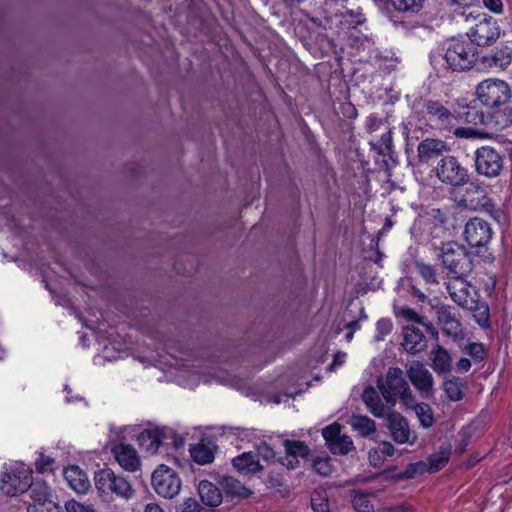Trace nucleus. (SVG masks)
Listing matches in <instances>:
<instances>
[{
  "instance_id": "obj_42",
  "label": "nucleus",
  "mask_w": 512,
  "mask_h": 512,
  "mask_svg": "<svg viewBox=\"0 0 512 512\" xmlns=\"http://www.w3.org/2000/svg\"><path fill=\"white\" fill-rule=\"evenodd\" d=\"M314 471L322 476H327L332 472V465L329 458H316L313 462Z\"/></svg>"
},
{
  "instance_id": "obj_45",
  "label": "nucleus",
  "mask_w": 512,
  "mask_h": 512,
  "mask_svg": "<svg viewBox=\"0 0 512 512\" xmlns=\"http://www.w3.org/2000/svg\"><path fill=\"white\" fill-rule=\"evenodd\" d=\"M427 464L420 461L416 463L409 464L404 471V475L407 478H414L419 474H422L426 469Z\"/></svg>"
},
{
  "instance_id": "obj_40",
  "label": "nucleus",
  "mask_w": 512,
  "mask_h": 512,
  "mask_svg": "<svg viewBox=\"0 0 512 512\" xmlns=\"http://www.w3.org/2000/svg\"><path fill=\"white\" fill-rule=\"evenodd\" d=\"M314 512H329V503L325 492L315 491L311 497Z\"/></svg>"
},
{
  "instance_id": "obj_31",
  "label": "nucleus",
  "mask_w": 512,
  "mask_h": 512,
  "mask_svg": "<svg viewBox=\"0 0 512 512\" xmlns=\"http://www.w3.org/2000/svg\"><path fill=\"white\" fill-rule=\"evenodd\" d=\"M348 423L354 431L363 437L370 435L376 430L375 422L367 416L353 415Z\"/></svg>"
},
{
  "instance_id": "obj_14",
  "label": "nucleus",
  "mask_w": 512,
  "mask_h": 512,
  "mask_svg": "<svg viewBox=\"0 0 512 512\" xmlns=\"http://www.w3.org/2000/svg\"><path fill=\"white\" fill-rule=\"evenodd\" d=\"M407 375L423 397L427 398L433 394V376L422 363L412 362L407 369Z\"/></svg>"
},
{
  "instance_id": "obj_47",
  "label": "nucleus",
  "mask_w": 512,
  "mask_h": 512,
  "mask_svg": "<svg viewBox=\"0 0 512 512\" xmlns=\"http://www.w3.org/2000/svg\"><path fill=\"white\" fill-rule=\"evenodd\" d=\"M377 329V340H382L392 330V323L389 319H380L376 324Z\"/></svg>"
},
{
  "instance_id": "obj_46",
  "label": "nucleus",
  "mask_w": 512,
  "mask_h": 512,
  "mask_svg": "<svg viewBox=\"0 0 512 512\" xmlns=\"http://www.w3.org/2000/svg\"><path fill=\"white\" fill-rule=\"evenodd\" d=\"M53 463V458L46 456L44 454H40L39 458L35 462L36 470L40 473L50 471L52 470Z\"/></svg>"
},
{
  "instance_id": "obj_48",
  "label": "nucleus",
  "mask_w": 512,
  "mask_h": 512,
  "mask_svg": "<svg viewBox=\"0 0 512 512\" xmlns=\"http://www.w3.org/2000/svg\"><path fill=\"white\" fill-rule=\"evenodd\" d=\"M199 503L193 498H187L176 507V512H199Z\"/></svg>"
},
{
  "instance_id": "obj_63",
  "label": "nucleus",
  "mask_w": 512,
  "mask_h": 512,
  "mask_svg": "<svg viewBox=\"0 0 512 512\" xmlns=\"http://www.w3.org/2000/svg\"><path fill=\"white\" fill-rule=\"evenodd\" d=\"M347 327H349L351 329V331H354L355 329L358 328V323L357 322H350L349 324H347Z\"/></svg>"
},
{
  "instance_id": "obj_43",
  "label": "nucleus",
  "mask_w": 512,
  "mask_h": 512,
  "mask_svg": "<svg viewBox=\"0 0 512 512\" xmlns=\"http://www.w3.org/2000/svg\"><path fill=\"white\" fill-rule=\"evenodd\" d=\"M475 361H482L485 358V349L481 343H470L463 348Z\"/></svg>"
},
{
  "instance_id": "obj_21",
  "label": "nucleus",
  "mask_w": 512,
  "mask_h": 512,
  "mask_svg": "<svg viewBox=\"0 0 512 512\" xmlns=\"http://www.w3.org/2000/svg\"><path fill=\"white\" fill-rule=\"evenodd\" d=\"M63 475L70 488L77 493H85L90 488V481L86 472L78 466L67 467Z\"/></svg>"
},
{
  "instance_id": "obj_61",
  "label": "nucleus",
  "mask_w": 512,
  "mask_h": 512,
  "mask_svg": "<svg viewBox=\"0 0 512 512\" xmlns=\"http://www.w3.org/2000/svg\"><path fill=\"white\" fill-rule=\"evenodd\" d=\"M64 390L67 393V395H66V402L70 403V402H74L76 400H82V398L79 397V396H76L74 399L69 397V394H70L71 390L67 386H65Z\"/></svg>"
},
{
  "instance_id": "obj_20",
  "label": "nucleus",
  "mask_w": 512,
  "mask_h": 512,
  "mask_svg": "<svg viewBox=\"0 0 512 512\" xmlns=\"http://www.w3.org/2000/svg\"><path fill=\"white\" fill-rule=\"evenodd\" d=\"M402 345L407 352L415 354L426 348V339L420 329L414 326H405Z\"/></svg>"
},
{
  "instance_id": "obj_10",
  "label": "nucleus",
  "mask_w": 512,
  "mask_h": 512,
  "mask_svg": "<svg viewBox=\"0 0 512 512\" xmlns=\"http://www.w3.org/2000/svg\"><path fill=\"white\" fill-rule=\"evenodd\" d=\"M423 107L429 121L434 122L440 128L454 125L460 117L455 106L449 102L443 104L439 101H427Z\"/></svg>"
},
{
  "instance_id": "obj_12",
  "label": "nucleus",
  "mask_w": 512,
  "mask_h": 512,
  "mask_svg": "<svg viewBox=\"0 0 512 512\" xmlns=\"http://www.w3.org/2000/svg\"><path fill=\"white\" fill-rule=\"evenodd\" d=\"M442 264L451 273L462 275L468 269V259L462 247L454 244H446L441 253Z\"/></svg>"
},
{
  "instance_id": "obj_51",
  "label": "nucleus",
  "mask_w": 512,
  "mask_h": 512,
  "mask_svg": "<svg viewBox=\"0 0 512 512\" xmlns=\"http://www.w3.org/2000/svg\"><path fill=\"white\" fill-rule=\"evenodd\" d=\"M484 6L495 14H501L503 12L502 0H482Z\"/></svg>"
},
{
  "instance_id": "obj_8",
  "label": "nucleus",
  "mask_w": 512,
  "mask_h": 512,
  "mask_svg": "<svg viewBox=\"0 0 512 512\" xmlns=\"http://www.w3.org/2000/svg\"><path fill=\"white\" fill-rule=\"evenodd\" d=\"M467 35L478 46L489 45L498 39L500 28L495 19L482 14L475 18V24L469 28Z\"/></svg>"
},
{
  "instance_id": "obj_23",
  "label": "nucleus",
  "mask_w": 512,
  "mask_h": 512,
  "mask_svg": "<svg viewBox=\"0 0 512 512\" xmlns=\"http://www.w3.org/2000/svg\"><path fill=\"white\" fill-rule=\"evenodd\" d=\"M234 468L241 474H253L262 469L259 458L252 452H244L233 458Z\"/></svg>"
},
{
  "instance_id": "obj_52",
  "label": "nucleus",
  "mask_w": 512,
  "mask_h": 512,
  "mask_svg": "<svg viewBox=\"0 0 512 512\" xmlns=\"http://www.w3.org/2000/svg\"><path fill=\"white\" fill-rule=\"evenodd\" d=\"M257 451L258 452L256 456H261L266 461H270L275 457V452L273 451V449L266 444L258 446Z\"/></svg>"
},
{
  "instance_id": "obj_38",
  "label": "nucleus",
  "mask_w": 512,
  "mask_h": 512,
  "mask_svg": "<svg viewBox=\"0 0 512 512\" xmlns=\"http://www.w3.org/2000/svg\"><path fill=\"white\" fill-rule=\"evenodd\" d=\"M285 451L287 453L292 454L297 459L305 458L309 454L308 446L301 441H290L286 440L284 442Z\"/></svg>"
},
{
  "instance_id": "obj_32",
  "label": "nucleus",
  "mask_w": 512,
  "mask_h": 512,
  "mask_svg": "<svg viewBox=\"0 0 512 512\" xmlns=\"http://www.w3.org/2000/svg\"><path fill=\"white\" fill-rule=\"evenodd\" d=\"M489 64L492 67L505 69L512 62V49L508 46L495 50L489 57Z\"/></svg>"
},
{
  "instance_id": "obj_60",
  "label": "nucleus",
  "mask_w": 512,
  "mask_h": 512,
  "mask_svg": "<svg viewBox=\"0 0 512 512\" xmlns=\"http://www.w3.org/2000/svg\"><path fill=\"white\" fill-rule=\"evenodd\" d=\"M452 2L456 3V4H459L461 6H466V7H469V6H472L474 5V3L477 1V0H451Z\"/></svg>"
},
{
  "instance_id": "obj_58",
  "label": "nucleus",
  "mask_w": 512,
  "mask_h": 512,
  "mask_svg": "<svg viewBox=\"0 0 512 512\" xmlns=\"http://www.w3.org/2000/svg\"><path fill=\"white\" fill-rule=\"evenodd\" d=\"M408 510H410L409 505H407V504H399V505H396L394 507H391L389 512H406Z\"/></svg>"
},
{
  "instance_id": "obj_41",
  "label": "nucleus",
  "mask_w": 512,
  "mask_h": 512,
  "mask_svg": "<svg viewBox=\"0 0 512 512\" xmlns=\"http://www.w3.org/2000/svg\"><path fill=\"white\" fill-rule=\"evenodd\" d=\"M399 316L405 318L408 321L419 323L425 326L427 329L431 328V324L425 322V318L420 316L416 311L410 307H402L397 313Z\"/></svg>"
},
{
  "instance_id": "obj_16",
  "label": "nucleus",
  "mask_w": 512,
  "mask_h": 512,
  "mask_svg": "<svg viewBox=\"0 0 512 512\" xmlns=\"http://www.w3.org/2000/svg\"><path fill=\"white\" fill-rule=\"evenodd\" d=\"M446 288L455 303L463 308H472L474 300L470 294V285L464 278L460 275L451 278Z\"/></svg>"
},
{
  "instance_id": "obj_50",
  "label": "nucleus",
  "mask_w": 512,
  "mask_h": 512,
  "mask_svg": "<svg viewBox=\"0 0 512 512\" xmlns=\"http://www.w3.org/2000/svg\"><path fill=\"white\" fill-rule=\"evenodd\" d=\"M343 17L345 22L351 26H357L364 22L363 15L359 11L348 10Z\"/></svg>"
},
{
  "instance_id": "obj_64",
  "label": "nucleus",
  "mask_w": 512,
  "mask_h": 512,
  "mask_svg": "<svg viewBox=\"0 0 512 512\" xmlns=\"http://www.w3.org/2000/svg\"><path fill=\"white\" fill-rule=\"evenodd\" d=\"M368 121H369V123H370V124H369V129H371V130H372V129H374L375 123H372V122H374V121H375V118H373V117H369V118H368Z\"/></svg>"
},
{
  "instance_id": "obj_27",
  "label": "nucleus",
  "mask_w": 512,
  "mask_h": 512,
  "mask_svg": "<svg viewBox=\"0 0 512 512\" xmlns=\"http://www.w3.org/2000/svg\"><path fill=\"white\" fill-rule=\"evenodd\" d=\"M192 459L200 464H209L214 460V448L207 443H197L190 448Z\"/></svg>"
},
{
  "instance_id": "obj_54",
  "label": "nucleus",
  "mask_w": 512,
  "mask_h": 512,
  "mask_svg": "<svg viewBox=\"0 0 512 512\" xmlns=\"http://www.w3.org/2000/svg\"><path fill=\"white\" fill-rule=\"evenodd\" d=\"M347 354L344 352H338L334 355L333 362L329 365L328 369L330 371L335 370L337 367L342 366L346 361Z\"/></svg>"
},
{
  "instance_id": "obj_13",
  "label": "nucleus",
  "mask_w": 512,
  "mask_h": 512,
  "mask_svg": "<svg viewBox=\"0 0 512 512\" xmlns=\"http://www.w3.org/2000/svg\"><path fill=\"white\" fill-rule=\"evenodd\" d=\"M388 429L392 439L398 444L413 445L417 434L409 427L408 421L399 413H388Z\"/></svg>"
},
{
  "instance_id": "obj_37",
  "label": "nucleus",
  "mask_w": 512,
  "mask_h": 512,
  "mask_svg": "<svg viewBox=\"0 0 512 512\" xmlns=\"http://www.w3.org/2000/svg\"><path fill=\"white\" fill-rule=\"evenodd\" d=\"M415 267L418 274L423 278L426 284H438L436 270L432 265L426 264L422 261H416Z\"/></svg>"
},
{
  "instance_id": "obj_49",
  "label": "nucleus",
  "mask_w": 512,
  "mask_h": 512,
  "mask_svg": "<svg viewBox=\"0 0 512 512\" xmlns=\"http://www.w3.org/2000/svg\"><path fill=\"white\" fill-rule=\"evenodd\" d=\"M27 512H63L61 507L56 502H48V505L38 507L37 505H29Z\"/></svg>"
},
{
  "instance_id": "obj_11",
  "label": "nucleus",
  "mask_w": 512,
  "mask_h": 512,
  "mask_svg": "<svg viewBox=\"0 0 512 512\" xmlns=\"http://www.w3.org/2000/svg\"><path fill=\"white\" fill-rule=\"evenodd\" d=\"M464 238L471 247H483L490 242L492 229L487 221L475 217L466 223Z\"/></svg>"
},
{
  "instance_id": "obj_57",
  "label": "nucleus",
  "mask_w": 512,
  "mask_h": 512,
  "mask_svg": "<svg viewBox=\"0 0 512 512\" xmlns=\"http://www.w3.org/2000/svg\"><path fill=\"white\" fill-rule=\"evenodd\" d=\"M172 443H173L174 447L180 448L185 443V437L182 435H179V434H174L173 438H172Z\"/></svg>"
},
{
  "instance_id": "obj_28",
  "label": "nucleus",
  "mask_w": 512,
  "mask_h": 512,
  "mask_svg": "<svg viewBox=\"0 0 512 512\" xmlns=\"http://www.w3.org/2000/svg\"><path fill=\"white\" fill-rule=\"evenodd\" d=\"M432 368L438 373L448 372L451 368V358L447 350L437 346L431 351Z\"/></svg>"
},
{
  "instance_id": "obj_35",
  "label": "nucleus",
  "mask_w": 512,
  "mask_h": 512,
  "mask_svg": "<svg viewBox=\"0 0 512 512\" xmlns=\"http://www.w3.org/2000/svg\"><path fill=\"white\" fill-rule=\"evenodd\" d=\"M463 382L460 378L448 379L444 382V391L452 401H460L463 397Z\"/></svg>"
},
{
  "instance_id": "obj_33",
  "label": "nucleus",
  "mask_w": 512,
  "mask_h": 512,
  "mask_svg": "<svg viewBox=\"0 0 512 512\" xmlns=\"http://www.w3.org/2000/svg\"><path fill=\"white\" fill-rule=\"evenodd\" d=\"M390 2L398 12L413 15L422 9L424 0H390Z\"/></svg>"
},
{
  "instance_id": "obj_17",
  "label": "nucleus",
  "mask_w": 512,
  "mask_h": 512,
  "mask_svg": "<svg viewBox=\"0 0 512 512\" xmlns=\"http://www.w3.org/2000/svg\"><path fill=\"white\" fill-rule=\"evenodd\" d=\"M112 452L122 469L128 472H136L140 469V456L133 446L119 444L112 449Z\"/></svg>"
},
{
  "instance_id": "obj_4",
  "label": "nucleus",
  "mask_w": 512,
  "mask_h": 512,
  "mask_svg": "<svg viewBox=\"0 0 512 512\" xmlns=\"http://www.w3.org/2000/svg\"><path fill=\"white\" fill-rule=\"evenodd\" d=\"M434 173L441 183L452 187L464 186L469 181L468 169L453 155L441 157L434 167Z\"/></svg>"
},
{
  "instance_id": "obj_18",
  "label": "nucleus",
  "mask_w": 512,
  "mask_h": 512,
  "mask_svg": "<svg viewBox=\"0 0 512 512\" xmlns=\"http://www.w3.org/2000/svg\"><path fill=\"white\" fill-rule=\"evenodd\" d=\"M362 399L367 409L378 418L386 416L394 407V405H390L382 395L380 396L379 392L372 386H368L364 389Z\"/></svg>"
},
{
  "instance_id": "obj_30",
  "label": "nucleus",
  "mask_w": 512,
  "mask_h": 512,
  "mask_svg": "<svg viewBox=\"0 0 512 512\" xmlns=\"http://www.w3.org/2000/svg\"><path fill=\"white\" fill-rule=\"evenodd\" d=\"M30 488L31 498L34 502L32 505L42 507L48 505V502H54L51 499L50 487L45 482H36L34 485H31Z\"/></svg>"
},
{
  "instance_id": "obj_29",
  "label": "nucleus",
  "mask_w": 512,
  "mask_h": 512,
  "mask_svg": "<svg viewBox=\"0 0 512 512\" xmlns=\"http://www.w3.org/2000/svg\"><path fill=\"white\" fill-rule=\"evenodd\" d=\"M222 489L231 496L246 498L251 492L240 481L230 476H223L220 480Z\"/></svg>"
},
{
  "instance_id": "obj_24",
  "label": "nucleus",
  "mask_w": 512,
  "mask_h": 512,
  "mask_svg": "<svg viewBox=\"0 0 512 512\" xmlns=\"http://www.w3.org/2000/svg\"><path fill=\"white\" fill-rule=\"evenodd\" d=\"M198 493L202 502L207 506H218L222 502V493L220 489L207 480L200 481Z\"/></svg>"
},
{
  "instance_id": "obj_59",
  "label": "nucleus",
  "mask_w": 512,
  "mask_h": 512,
  "mask_svg": "<svg viewBox=\"0 0 512 512\" xmlns=\"http://www.w3.org/2000/svg\"><path fill=\"white\" fill-rule=\"evenodd\" d=\"M145 512H164V511L159 505L150 503L146 506Z\"/></svg>"
},
{
  "instance_id": "obj_39",
  "label": "nucleus",
  "mask_w": 512,
  "mask_h": 512,
  "mask_svg": "<svg viewBox=\"0 0 512 512\" xmlns=\"http://www.w3.org/2000/svg\"><path fill=\"white\" fill-rule=\"evenodd\" d=\"M352 503L356 512H374L373 504L364 493L356 492L353 496Z\"/></svg>"
},
{
  "instance_id": "obj_7",
  "label": "nucleus",
  "mask_w": 512,
  "mask_h": 512,
  "mask_svg": "<svg viewBox=\"0 0 512 512\" xmlns=\"http://www.w3.org/2000/svg\"><path fill=\"white\" fill-rule=\"evenodd\" d=\"M182 482L177 473L166 465H159L152 474V486L155 492L164 498H173L179 494Z\"/></svg>"
},
{
  "instance_id": "obj_56",
  "label": "nucleus",
  "mask_w": 512,
  "mask_h": 512,
  "mask_svg": "<svg viewBox=\"0 0 512 512\" xmlns=\"http://www.w3.org/2000/svg\"><path fill=\"white\" fill-rule=\"evenodd\" d=\"M471 368V361L467 358H461L457 362V369L459 372H467Z\"/></svg>"
},
{
  "instance_id": "obj_22",
  "label": "nucleus",
  "mask_w": 512,
  "mask_h": 512,
  "mask_svg": "<svg viewBox=\"0 0 512 512\" xmlns=\"http://www.w3.org/2000/svg\"><path fill=\"white\" fill-rule=\"evenodd\" d=\"M438 323L443 332L453 338H457L462 334L460 322L456 319L455 314L448 307H441L437 310Z\"/></svg>"
},
{
  "instance_id": "obj_62",
  "label": "nucleus",
  "mask_w": 512,
  "mask_h": 512,
  "mask_svg": "<svg viewBox=\"0 0 512 512\" xmlns=\"http://www.w3.org/2000/svg\"><path fill=\"white\" fill-rule=\"evenodd\" d=\"M414 295L421 301H424L426 299V296L423 292H421L420 290H415L414 291Z\"/></svg>"
},
{
  "instance_id": "obj_26",
  "label": "nucleus",
  "mask_w": 512,
  "mask_h": 512,
  "mask_svg": "<svg viewBox=\"0 0 512 512\" xmlns=\"http://www.w3.org/2000/svg\"><path fill=\"white\" fill-rule=\"evenodd\" d=\"M394 452V446L388 441H383L369 451L368 459L373 467H381L386 458L393 456Z\"/></svg>"
},
{
  "instance_id": "obj_3",
  "label": "nucleus",
  "mask_w": 512,
  "mask_h": 512,
  "mask_svg": "<svg viewBox=\"0 0 512 512\" xmlns=\"http://www.w3.org/2000/svg\"><path fill=\"white\" fill-rule=\"evenodd\" d=\"M476 54V48L469 41L452 39L447 44L444 58L452 70L464 71L475 64Z\"/></svg>"
},
{
  "instance_id": "obj_19",
  "label": "nucleus",
  "mask_w": 512,
  "mask_h": 512,
  "mask_svg": "<svg viewBox=\"0 0 512 512\" xmlns=\"http://www.w3.org/2000/svg\"><path fill=\"white\" fill-rule=\"evenodd\" d=\"M449 151L450 146L447 142L435 138H426L417 147L418 158L421 162H428Z\"/></svg>"
},
{
  "instance_id": "obj_36",
  "label": "nucleus",
  "mask_w": 512,
  "mask_h": 512,
  "mask_svg": "<svg viewBox=\"0 0 512 512\" xmlns=\"http://www.w3.org/2000/svg\"><path fill=\"white\" fill-rule=\"evenodd\" d=\"M415 413L421 426L430 428L434 424V417L431 407L426 403H419L414 406Z\"/></svg>"
},
{
  "instance_id": "obj_2",
  "label": "nucleus",
  "mask_w": 512,
  "mask_h": 512,
  "mask_svg": "<svg viewBox=\"0 0 512 512\" xmlns=\"http://www.w3.org/2000/svg\"><path fill=\"white\" fill-rule=\"evenodd\" d=\"M475 95L481 105L490 109H497L509 102L511 90L505 81L489 78L477 85Z\"/></svg>"
},
{
  "instance_id": "obj_53",
  "label": "nucleus",
  "mask_w": 512,
  "mask_h": 512,
  "mask_svg": "<svg viewBox=\"0 0 512 512\" xmlns=\"http://www.w3.org/2000/svg\"><path fill=\"white\" fill-rule=\"evenodd\" d=\"M281 463L289 469H294L299 465V460L290 453L281 458Z\"/></svg>"
},
{
  "instance_id": "obj_15",
  "label": "nucleus",
  "mask_w": 512,
  "mask_h": 512,
  "mask_svg": "<svg viewBox=\"0 0 512 512\" xmlns=\"http://www.w3.org/2000/svg\"><path fill=\"white\" fill-rule=\"evenodd\" d=\"M326 444L333 454H347L353 448V441L347 435L341 434V426L333 423L322 430Z\"/></svg>"
},
{
  "instance_id": "obj_1",
  "label": "nucleus",
  "mask_w": 512,
  "mask_h": 512,
  "mask_svg": "<svg viewBox=\"0 0 512 512\" xmlns=\"http://www.w3.org/2000/svg\"><path fill=\"white\" fill-rule=\"evenodd\" d=\"M377 387L383 398L386 399L390 405L395 406L398 397L406 406H412L414 404L411 390L399 368H390L385 378L378 379Z\"/></svg>"
},
{
  "instance_id": "obj_25",
  "label": "nucleus",
  "mask_w": 512,
  "mask_h": 512,
  "mask_svg": "<svg viewBox=\"0 0 512 512\" xmlns=\"http://www.w3.org/2000/svg\"><path fill=\"white\" fill-rule=\"evenodd\" d=\"M163 439V430L159 428L146 429L138 436V442L146 451L155 453Z\"/></svg>"
},
{
  "instance_id": "obj_9",
  "label": "nucleus",
  "mask_w": 512,
  "mask_h": 512,
  "mask_svg": "<svg viewBox=\"0 0 512 512\" xmlns=\"http://www.w3.org/2000/svg\"><path fill=\"white\" fill-rule=\"evenodd\" d=\"M475 168L478 174L493 178L503 168V159L498 151L490 146H482L475 152Z\"/></svg>"
},
{
  "instance_id": "obj_34",
  "label": "nucleus",
  "mask_w": 512,
  "mask_h": 512,
  "mask_svg": "<svg viewBox=\"0 0 512 512\" xmlns=\"http://www.w3.org/2000/svg\"><path fill=\"white\" fill-rule=\"evenodd\" d=\"M450 450L445 448L441 449L439 452L432 454L428 458V465L426 469L430 472H437L442 469L449 460Z\"/></svg>"
},
{
  "instance_id": "obj_5",
  "label": "nucleus",
  "mask_w": 512,
  "mask_h": 512,
  "mask_svg": "<svg viewBox=\"0 0 512 512\" xmlns=\"http://www.w3.org/2000/svg\"><path fill=\"white\" fill-rule=\"evenodd\" d=\"M95 487L102 496L115 494L120 498L129 500L134 495V489L129 481L110 469H103L96 473Z\"/></svg>"
},
{
  "instance_id": "obj_55",
  "label": "nucleus",
  "mask_w": 512,
  "mask_h": 512,
  "mask_svg": "<svg viewBox=\"0 0 512 512\" xmlns=\"http://www.w3.org/2000/svg\"><path fill=\"white\" fill-rule=\"evenodd\" d=\"M457 137L470 138L475 134L471 128H457L454 133Z\"/></svg>"
},
{
  "instance_id": "obj_44",
  "label": "nucleus",
  "mask_w": 512,
  "mask_h": 512,
  "mask_svg": "<svg viewBox=\"0 0 512 512\" xmlns=\"http://www.w3.org/2000/svg\"><path fill=\"white\" fill-rule=\"evenodd\" d=\"M66 512H96L90 504H83L76 500H69L65 504Z\"/></svg>"
},
{
  "instance_id": "obj_6",
  "label": "nucleus",
  "mask_w": 512,
  "mask_h": 512,
  "mask_svg": "<svg viewBox=\"0 0 512 512\" xmlns=\"http://www.w3.org/2000/svg\"><path fill=\"white\" fill-rule=\"evenodd\" d=\"M1 491L8 496L26 492L32 485V472L23 463H15L1 476Z\"/></svg>"
}]
</instances>
